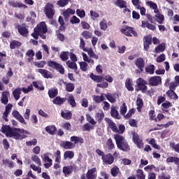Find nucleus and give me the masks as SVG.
Segmentation results:
<instances>
[{"mask_svg": "<svg viewBox=\"0 0 179 179\" xmlns=\"http://www.w3.org/2000/svg\"><path fill=\"white\" fill-rule=\"evenodd\" d=\"M3 134H6V136H9V138H13L17 141L19 139H24L26 138V135L27 131L24 129L20 128H12L10 126L5 125L1 127Z\"/></svg>", "mask_w": 179, "mask_h": 179, "instance_id": "nucleus-1", "label": "nucleus"}, {"mask_svg": "<svg viewBox=\"0 0 179 179\" xmlns=\"http://www.w3.org/2000/svg\"><path fill=\"white\" fill-rule=\"evenodd\" d=\"M90 78L92 80L95 82V83H98L96 86L101 89H107V87H108V83H113L114 81V78L110 75H106L105 76H96L93 73H91L90 74Z\"/></svg>", "mask_w": 179, "mask_h": 179, "instance_id": "nucleus-2", "label": "nucleus"}, {"mask_svg": "<svg viewBox=\"0 0 179 179\" xmlns=\"http://www.w3.org/2000/svg\"><path fill=\"white\" fill-rule=\"evenodd\" d=\"M114 139L118 149H120V150H122L123 152H129V150H130L131 148L128 144V141L125 140V137L120 134H115Z\"/></svg>", "mask_w": 179, "mask_h": 179, "instance_id": "nucleus-3", "label": "nucleus"}, {"mask_svg": "<svg viewBox=\"0 0 179 179\" xmlns=\"http://www.w3.org/2000/svg\"><path fill=\"white\" fill-rule=\"evenodd\" d=\"M48 31V29L47 28V24H45V22H41L34 29V32L31 34V36L35 40H37L40 34H47Z\"/></svg>", "mask_w": 179, "mask_h": 179, "instance_id": "nucleus-4", "label": "nucleus"}, {"mask_svg": "<svg viewBox=\"0 0 179 179\" xmlns=\"http://www.w3.org/2000/svg\"><path fill=\"white\" fill-rule=\"evenodd\" d=\"M44 13L48 19H52L55 15V9H54V4L48 3L44 7Z\"/></svg>", "mask_w": 179, "mask_h": 179, "instance_id": "nucleus-5", "label": "nucleus"}, {"mask_svg": "<svg viewBox=\"0 0 179 179\" xmlns=\"http://www.w3.org/2000/svg\"><path fill=\"white\" fill-rule=\"evenodd\" d=\"M136 84L138 86V90H141L143 93L148 92V86L146 85H148V81L143 80L142 78H139L136 80Z\"/></svg>", "mask_w": 179, "mask_h": 179, "instance_id": "nucleus-6", "label": "nucleus"}, {"mask_svg": "<svg viewBox=\"0 0 179 179\" xmlns=\"http://www.w3.org/2000/svg\"><path fill=\"white\" fill-rule=\"evenodd\" d=\"M122 34H125L127 37H132V34L134 37H138V33L132 27H126L120 30Z\"/></svg>", "mask_w": 179, "mask_h": 179, "instance_id": "nucleus-7", "label": "nucleus"}, {"mask_svg": "<svg viewBox=\"0 0 179 179\" xmlns=\"http://www.w3.org/2000/svg\"><path fill=\"white\" fill-rule=\"evenodd\" d=\"M160 83H162V77L160 76H152L148 79L150 86H159Z\"/></svg>", "mask_w": 179, "mask_h": 179, "instance_id": "nucleus-8", "label": "nucleus"}, {"mask_svg": "<svg viewBox=\"0 0 179 179\" xmlns=\"http://www.w3.org/2000/svg\"><path fill=\"white\" fill-rule=\"evenodd\" d=\"M132 139L134 143L136 145L138 149H142V148H143V141H142V140L139 138V135H138L136 132L132 134Z\"/></svg>", "mask_w": 179, "mask_h": 179, "instance_id": "nucleus-9", "label": "nucleus"}, {"mask_svg": "<svg viewBox=\"0 0 179 179\" xmlns=\"http://www.w3.org/2000/svg\"><path fill=\"white\" fill-rule=\"evenodd\" d=\"M102 162L103 164H113L114 163V157L111 155V153H108L105 155L101 157Z\"/></svg>", "mask_w": 179, "mask_h": 179, "instance_id": "nucleus-10", "label": "nucleus"}, {"mask_svg": "<svg viewBox=\"0 0 179 179\" xmlns=\"http://www.w3.org/2000/svg\"><path fill=\"white\" fill-rule=\"evenodd\" d=\"M12 115L14 118H15V120H17V121H19V122H20L21 124H24V125H26L27 124L24 120V117H23L22 115H20V113H19V111L13 110Z\"/></svg>", "mask_w": 179, "mask_h": 179, "instance_id": "nucleus-11", "label": "nucleus"}, {"mask_svg": "<svg viewBox=\"0 0 179 179\" xmlns=\"http://www.w3.org/2000/svg\"><path fill=\"white\" fill-rule=\"evenodd\" d=\"M136 66L139 69L140 72H143L145 69V60L142 57H139L136 60Z\"/></svg>", "mask_w": 179, "mask_h": 179, "instance_id": "nucleus-12", "label": "nucleus"}, {"mask_svg": "<svg viewBox=\"0 0 179 179\" xmlns=\"http://www.w3.org/2000/svg\"><path fill=\"white\" fill-rule=\"evenodd\" d=\"M152 45V37L144 36L143 37V48L145 51L149 50V46Z\"/></svg>", "mask_w": 179, "mask_h": 179, "instance_id": "nucleus-13", "label": "nucleus"}, {"mask_svg": "<svg viewBox=\"0 0 179 179\" xmlns=\"http://www.w3.org/2000/svg\"><path fill=\"white\" fill-rule=\"evenodd\" d=\"M96 171H97V169L96 167H94L90 170L87 171L86 177L87 179H96L97 178V175H96Z\"/></svg>", "mask_w": 179, "mask_h": 179, "instance_id": "nucleus-14", "label": "nucleus"}, {"mask_svg": "<svg viewBox=\"0 0 179 179\" xmlns=\"http://www.w3.org/2000/svg\"><path fill=\"white\" fill-rule=\"evenodd\" d=\"M74 169H76L75 165H69L67 166H64L62 171L65 176H69V174H72V173H73Z\"/></svg>", "mask_w": 179, "mask_h": 179, "instance_id": "nucleus-15", "label": "nucleus"}, {"mask_svg": "<svg viewBox=\"0 0 179 179\" xmlns=\"http://www.w3.org/2000/svg\"><path fill=\"white\" fill-rule=\"evenodd\" d=\"M38 73H41V75H42L43 78H45V79H50L52 78L51 72L48 71V70L38 69Z\"/></svg>", "mask_w": 179, "mask_h": 179, "instance_id": "nucleus-16", "label": "nucleus"}, {"mask_svg": "<svg viewBox=\"0 0 179 179\" xmlns=\"http://www.w3.org/2000/svg\"><path fill=\"white\" fill-rule=\"evenodd\" d=\"M141 27L143 29H148V30H152V31H155L156 30V25L152 24L148 21H142L141 22Z\"/></svg>", "mask_w": 179, "mask_h": 179, "instance_id": "nucleus-17", "label": "nucleus"}, {"mask_svg": "<svg viewBox=\"0 0 179 179\" xmlns=\"http://www.w3.org/2000/svg\"><path fill=\"white\" fill-rule=\"evenodd\" d=\"M71 142H73L74 145H78V143H80V145L85 143V140L82 137L73 136L70 138Z\"/></svg>", "mask_w": 179, "mask_h": 179, "instance_id": "nucleus-18", "label": "nucleus"}, {"mask_svg": "<svg viewBox=\"0 0 179 179\" xmlns=\"http://www.w3.org/2000/svg\"><path fill=\"white\" fill-rule=\"evenodd\" d=\"M65 101H66V98H61V96H58L53 99L52 103L57 106H62Z\"/></svg>", "mask_w": 179, "mask_h": 179, "instance_id": "nucleus-19", "label": "nucleus"}, {"mask_svg": "<svg viewBox=\"0 0 179 179\" xmlns=\"http://www.w3.org/2000/svg\"><path fill=\"white\" fill-rule=\"evenodd\" d=\"M8 96H9V92H3L1 94V102L2 104H4V106H6L9 101V99L8 98Z\"/></svg>", "mask_w": 179, "mask_h": 179, "instance_id": "nucleus-20", "label": "nucleus"}, {"mask_svg": "<svg viewBox=\"0 0 179 179\" xmlns=\"http://www.w3.org/2000/svg\"><path fill=\"white\" fill-rule=\"evenodd\" d=\"M61 146L64 148V149H73L75 144L71 141H62Z\"/></svg>", "mask_w": 179, "mask_h": 179, "instance_id": "nucleus-21", "label": "nucleus"}, {"mask_svg": "<svg viewBox=\"0 0 179 179\" xmlns=\"http://www.w3.org/2000/svg\"><path fill=\"white\" fill-rule=\"evenodd\" d=\"M45 131L48 132L50 135H55L57 132V127L54 125H49L45 128Z\"/></svg>", "mask_w": 179, "mask_h": 179, "instance_id": "nucleus-22", "label": "nucleus"}, {"mask_svg": "<svg viewBox=\"0 0 179 179\" xmlns=\"http://www.w3.org/2000/svg\"><path fill=\"white\" fill-rule=\"evenodd\" d=\"M166 94L169 97V99H171L172 100H178V95H177L175 91L169 90L166 92Z\"/></svg>", "mask_w": 179, "mask_h": 179, "instance_id": "nucleus-23", "label": "nucleus"}, {"mask_svg": "<svg viewBox=\"0 0 179 179\" xmlns=\"http://www.w3.org/2000/svg\"><path fill=\"white\" fill-rule=\"evenodd\" d=\"M48 94L50 99H55V97H57V96H58V89L52 88V89L49 90Z\"/></svg>", "mask_w": 179, "mask_h": 179, "instance_id": "nucleus-24", "label": "nucleus"}, {"mask_svg": "<svg viewBox=\"0 0 179 179\" xmlns=\"http://www.w3.org/2000/svg\"><path fill=\"white\" fill-rule=\"evenodd\" d=\"M17 31L21 36H27V34H29V29H27L26 27H21L20 25H18Z\"/></svg>", "mask_w": 179, "mask_h": 179, "instance_id": "nucleus-25", "label": "nucleus"}, {"mask_svg": "<svg viewBox=\"0 0 179 179\" xmlns=\"http://www.w3.org/2000/svg\"><path fill=\"white\" fill-rule=\"evenodd\" d=\"M136 104L137 106V111L141 113L142 108H143V99L142 98H137Z\"/></svg>", "mask_w": 179, "mask_h": 179, "instance_id": "nucleus-26", "label": "nucleus"}, {"mask_svg": "<svg viewBox=\"0 0 179 179\" xmlns=\"http://www.w3.org/2000/svg\"><path fill=\"white\" fill-rule=\"evenodd\" d=\"M21 46H22V43L16 40H13L10 43V50H15V48H19V47H21Z\"/></svg>", "mask_w": 179, "mask_h": 179, "instance_id": "nucleus-27", "label": "nucleus"}, {"mask_svg": "<svg viewBox=\"0 0 179 179\" xmlns=\"http://www.w3.org/2000/svg\"><path fill=\"white\" fill-rule=\"evenodd\" d=\"M10 6H13V8H24V9H26L27 6L26 4H23L21 2L19 1H11L10 3Z\"/></svg>", "mask_w": 179, "mask_h": 179, "instance_id": "nucleus-28", "label": "nucleus"}, {"mask_svg": "<svg viewBox=\"0 0 179 179\" xmlns=\"http://www.w3.org/2000/svg\"><path fill=\"white\" fill-rule=\"evenodd\" d=\"M76 11L72 8H67L64 12H63V16L64 19H68L71 15H75Z\"/></svg>", "mask_w": 179, "mask_h": 179, "instance_id": "nucleus-29", "label": "nucleus"}, {"mask_svg": "<svg viewBox=\"0 0 179 179\" xmlns=\"http://www.w3.org/2000/svg\"><path fill=\"white\" fill-rule=\"evenodd\" d=\"M64 85H66V91L72 92L75 90V85L72 83L64 82Z\"/></svg>", "mask_w": 179, "mask_h": 179, "instance_id": "nucleus-30", "label": "nucleus"}, {"mask_svg": "<svg viewBox=\"0 0 179 179\" xmlns=\"http://www.w3.org/2000/svg\"><path fill=\"white\" fill-rule=\"evenodd\" d=\"M108 127L111 129V131H113V132H115V134H117V131H118V127H117V124L114 122H113V120H109L108 122Z\"/></svg>", "mask_w": 179, "mask_h": 179, "instance_id": "nucleus-31", "label": "nucleus"}, {"mask_svg": "<svg viewBox=\"0 0 179 179\" xmlns=\"http://www.w3.org/2000/svg\"><path fill=\"white\" fill-rule=\"evenodd\" d=\"M61 115L64 120H72V112L71 111L64 112V110H62Z\"/></svg>", "mask_w": 179, "mask_h": 179, "instance_id": "nucleus-32", "label": "nucleus"}, {"mask_svg": "<svg viewBox=\"0 0 179 179\" xmlns=\"http://www.w3.org/2000/svg\"><path fill=\"white\" fill-rule=\"evenodd\" d=\"M13 94L15 100H19V99H20V94H22V89H20V87L16 88L13 92Z\"/></svg>", "mask_w": 179, "mask_h": 179, "instance_id": "nucleus-33", "label": "nucleus"}, {"mask_svg": "<svg viewBox=\"0 0 179 179\" xmlns=\"http://www.w3.org/2000/svg\"><path fill=\"white\" fill-rule=\"evenodd\" d=\"M155 69H156V67H155V65L150 64L145 67V72L149 75H153V73H155Z\"/></svg>", "mask_w": 179, "mask_h": 179, "instance_id": "nucleus-34", "label": "nucleus"}, {"mask_svg": "<svg viewBox=\"0 0 179 179\" xmlns=\"http://www.w3.org/2000/svg\"><path fill=\"white\" fill-rule=\"evenodd\" d=\"M125 87L129 92H134V87L132 86V80L130 78H127L125 81Z\"/></svg>", "mask_w": 179, "mask_h": 179, "instance_id": "nucleus-35", "label": "nucleus"}, {"mask_svg": "<svg viewBox=\"0 0 179 179\" xmlns=\"http://www.w3.org/2000/svg\"><path fill=\"white\" fill-rule=\"evenodd\" d=\"M73 157H75V154L73 152V151L68 150L64 154V160H66V159H69L71 160Z\"/></svg>", "mask_w": 179, "mask_h": 179, "instance_id": "nucleus-36", "label": "nucleus"}, {"mask_svg": "<svg viewBox=\"0 0 179 179\" xmlns=\"http://www.w3.org/2000/svg\"><path fill=\"white\" fill-rule=\"evenodd\" d=\"M59 58L63 62L68 61V59H69V52H62L59 55Z\"/></svg>", "mask_w": 179, "mask_h": 179, "instance_id": "nucleus-37", "label": "nucleus"}, {"mask_svg": "<svg viewBox=\"0 0 179 179\" xmlns=\"http://www.w3.org/2000/svg\"><path fill=\"white\" fill-rule=\"evenodd\" d=\"M69 2H71V0H58L57 1V5L60 8H64V6L69 5Z\"/></svg>", "mask_w": 179, "mask_h": 179, "instance_id": "nucleus-38", "label": "nucleus"}, {"mask_svg": "<svg viewBox=\"0 0 179 179\" xmlns=\"http://www.w3.org/2000/svg\"><path fill=\"white\" fill-rule=\"evenodd\" d=\"M59 65V63H57V62H54L52 60H49L48 62V66H50V68H52V69H55V71L58 68Z\"/></svg>", "mask_w": 179, "mask_h": 179, "instance_id": "nucleus-39", "label": "nucleus"}, {"mask_svg": "<svg viewBox=\"0 0 179 179\" xmlns=\"http://www.w3.org/2000/svg\"><path fill=\"white\" fill-rule=\"evenodd\" d=\"M115 5L122 9L124 8H127V1L124 0H117Z\"/></svg>", "mask_w": 179, "mask_h": 179, "instance_id": "nucleus-40", "label": "nucleus"}, {"mask_svg": "<svg viewBox=\"0 0 179 179\" xmlns=\"http://www.w3.org/2000/svg\"><path fill=\"white\" fill-rule=\"evenodd\" d=\"M110 115L113 118H117L119 119L120 117V113H118V110L115 108V107H112L111 110H110Z\"/></svg>", "mask_w": 179, "mask_h": 179, "instance_id": "nucleus-41", "label": "nucleus"}, {"mask_svg": "<svg viewBox=\"0 0 179 179\" xmlns=\"http://www.w3.org/2000/svg\"><path fill=\"white\" fill-rule=\"evenodd\" d=\"M118 173H120V168L118 166H115L110 169V174L113 177H117Z\"/></svg>", "mask_w": 179, "mask_h": 179, "instance_id": "nucleus-42", "label": "nucleus"}, {"mask_svg": "<svg viewBox=\"0 0 179 179\" xmlns=\"http://www.w3.org/2000/svg\"><path fill=\"white\" fill-rule=\"evenodd\" d=\"M155 17L157 19V23H159V24H163V22H164V15H163V14H156Z\"/></svg>", "mask_w": 179, "mask_h": 179, "instance_id": "nucleus-43", "label": "nucleus"}, {"mask_svg": "<svg viewBox=\"0 0 179 179\" xmlns=\"http://www.w3.org/2000/svg\"><path fill=\"white\" fill-rule=\"evenodd\" d=\"M136 177L138 179H145L146 178V176L145 174H143V171L142 169H138L136 171Z\"/></svg>", "mask_w": 179, "mask_h": 179, "instance_id": "nucleus-44", "label": "nucleus"}, {"mask_svg": "<svg viewBox=\"0 0 179 179\" xmlns=\"http://www.w3.org/2000/svg\"><path fill=\"white\" fill-rule=\"evenodd\" d=\"M76 62H66V65L70 68V69H73L74 71H78V64L75 63Z\"/></svg>", "mask_w": 179, "mask_h": 179, "instance_id": "nucleus-45", "label": "nucleus"}, {"mask_svg": "<svg viewBox=\"0 0 179 179\" xmlns=\"http://www.w3.org/2000/svg\"><path fill=\"white\" fill-rule=\"evenodd\" d=\"M169 146L172 150H174L176 153H179V143L177 144L176 143H170Z\"/></svg>", "mask_w": 179, "mask_h": 179, "instance_id": "nucleus-46", "label": "nucleus"}, {"mask_svg": "<svg viewBox=\"0 0 179 179\" xmlns=\"http://www.w3.org/2000/svg\"><path fill=\"white\" fill-rule=\"evenodd\" d=\"M54 156L55 157V162L56 163H61V151L57 150L55 153Z\"/></svg>", "mask_w": 179, "mask_h": 179, "instance_id": "nucleus-47", "label": "nucleus"}, {"mask_svg": "<svg viewBox=\"0 0 179 179\" xmlns=\"http://www.w3.org/2000/svg\"><path fill=\"white\" fill-rule=\"evenodd\" d=\"M128 110V108L127 107V103L124 102L120 106V114L121 115H125L127 114V111Z\"/></svg>", "mask_w": 179, "mask_h": 179, "instance_id": "nucleus-48", "label": "nucleus"}, {"mask_svg": "<svg viewBox=\"0 0 179 179\" xmlns=\"http://www.w3.org/2000/svg\"><path fill=\"white\" fill-rule=\"evenodd\" d=\"M47 62L45 61H39V62H34V64L37 68H44Z\"/></svg>", "mask_w": 179, "mask_h": 179, "instance_id": "nucleus-49", "label": "nucleus"}, {"mask_svg": "<svg viewBox=\"0 0 179 179\" xmlns=\"http://www.w3.org/2000/svg\"><path fill=\"white\" fill-rule=\"evenodd\" d=\"M68 103H70L71 107H76V101H75V96L73 95L70 96L68 99Z\"/></svg>", "mask_w": 179, "mask_h": 179, "instance_id": "nucleus-50", "label": "nucleus"}, {"mask_svg": "<svg viewBox=\"0 0 179 179\" xmlns=\"http://www.w3.org/2000/svg\"><path fill=\"white\" fill-rule=\"evenodd\" d=\"M32 85L38 90H44V85H42L41 83H38L37 81H33Z\"/></svg>", "mask_w": 179, "mask_h": 179, "instance_id": "nucleus-51", "label": "nucleus"}, {"mask_svg": "<svg viewBox=\"0 0 179 179\" xmlns=\"http://www.w3.org/2000/svg\"><path fill=\"white\" fill-rule=\"evenodd\" d=\"M76 15L77 16H78V17H80V19H82L85 17V16H86V12L85 11V10L77 9Z\"/></svg>", "mask_w": 179, "mask_h": 179, "instance_id": "nucleus-52", "label": "nucleus"}, {"mask_svg": "<svg viewBox=\"0 0 179 179\" xmlns=\"http://www.w3.org/2000/svg\"><path fill=\"white\" fill-rule=\"evenodd\" d=\"M99 25H100V29L101 30H103L106 31L107 30V21H106V20H103L99 22Z\"/></svg>", "mask_w": 179, "mask_h": 179, "instance_id": "nucleus-53", "label": "nucleus"}, {"mask_svg": "<svg viewBox=\"0 0 179 179\" xmlns=\"http://www.w3.org/2000/svg\"><path fill=\"white\" fill-rule=\"evenodd\" d=\"M148 143L149 145H151L152 148H154V149H157L158 150H160V146L156 144V141L155 140V138H151Z\"/></svg>", "mask_w": 179, "mask_h": 179, "instance_id": "nucleus-54", "label": "nucleus"}, {"mask_svg": "<svg viewBox=\"0 0 179 179\" xmlns=\"http://www.w3.org/2000/svg\"><path fill=\"white\" fill-rule=\"evenodd\" d=\"M105 96H106L107 100H108V101H110V103H115L116 99H115V98H114V96H113V95L111 94L108 92L107 94H105Z\"/></svg>", "mask_w": 179, "mask_h": 179, "instance_id": "nucleus-55", "label": "nucleus"}, {"mask_svg": "<svg viewBox=\"0 0 179 179\" xmlns=\"http://www.w3.org/2000/svg\"><path fill=\"white\" fill-rule=\"evenodd\" d=\"M81 36L84 37L86 40H89V38H92V34L89 31H83L81 34Z\"/></svg>", "mask_w": 179, "mask_h": 179, "instance_id": "nucleus-56", "label": "nucleus"}, {"mask_svg": "<svg viewBox=\"0 0 179 179\" xmlns=\"http://www.w3.org/2000/svg\"><path fill=\"white\" fill-rule=\"evenodd\" d=\"M70 23H71L72 24H76L78 23H80V19L78 18L76 15H73V17H71L70 20Z\"/></svg>", "mask_w": 179, "mask_h": 179, "instance_id": "nucleus-57", "label": "nucleus"}, {"mask_svg": "<svg viewBox=\"0 0 179 179\" xmlns=\"http://www.w3.org/2000/svg\"><path fill=\"white\" fill-rule=\"evenodd\" d=\"M80 68L83 72H86V71H87V64L86 62H80Z\"/></svg>", "mask_w": 179, "mask_h": 179, "instance_id": "nucleus-58", "label": "nucleus"}, {"mask_svg": "<svg viewBox=\"0 0 179 179\" xmlns=\"http://www.w3.org/2000/svg\"><path fill=\"white\" fill-rule=\"evenodd\" d=\"M106 145H107L109 150H113V149H114V148H115L114 143H113V139H111V138H109L107 141Z\"/></svg>", "mask_w": 179, "mask_h": 179, "instance_id": "nucleus-59", "label": "nucleus"}, {"mask_svg": "<svg viewBox=\"0 0 179 179\" xmlns=\"http://www.w3.org/2000/svg\"><path fill=\"white\" fill-rule=\"evenodd\" d=\"M170 107H173V103L169 101H165V102L162 104V108L167 109L170 108Z\"/></svg>", "mask_w": 179, "mask_h": 179, "instance_id": "nucleus-60", "label": "nucleus"}, {"mask_svg": "<svg viewBox=\"0 0 179 179\" xmlns=\"http://www.w3.org/2000/svg\"><path fill=\"white\" fill-rule=\"evenodd\" d=\"M31 160L33 162H35V163H36V164H38V166H41V160L40 159V158L38 157V156L37 155H34L31 157Z\"/></svg>", "mask_w": 179, "mask_h": 179, "instance_id": "nucleus-61", "label": "nucleus"}, {"mask_svg": "<svg viewBox=\"0 0 179 179\" xmlns=\"http://www.w3.org/2000/svg\"><path fill=\"white\" fill-rule=\"evenodd\" d=\"M88 55L91 57V58H94V59H97L99 58V55H97L93 50H88Z\"/></svg>", "mask_w": 179, "mask_h": 179, "instance_id": "nucleus-62", "label": "nucleus"}, {"mask_svg": "<svg viewBox=\"0 0 179 179\" xmlns=\"http://www.w3.org/2000/svg\"><path fill=\"white\" fill-rule=\"evenodd\" d=\"M124 132H125V126L124 124H120L116 134H122Z\"/></svg>", "mask_w": 179, "mask_h": 179, "instance_id": "nucleus-63", "label": "nucleus"}, {"mask_svg": "<svg viewBox=\"0 0 179 179\" xmlns=\"http://www.w3.org/2000/svg\"><path fill=\"white\" fill-rule=\"evenodd\" d=\"M146 5L147 6H150L151 9H157V4L153 1H147Z\"/></svg>", "mask_w": 179, "mask_h": 179, "instance_id": "nucleus-64", "label": "nucleus"}]
</instances>
